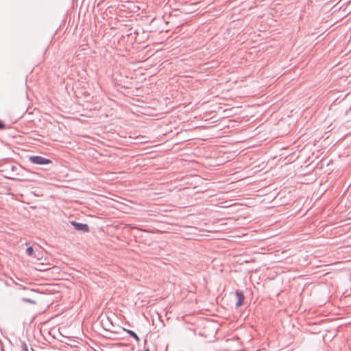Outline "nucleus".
<instances>
[{
  "label": "nucleus",
  "instance_id": "nucleus-5",
  "mask_svg": "<svg viewBox=\"0 0 351 351\" xmlns=\"http://www.w3.org/2000/svg\"><path fill=\"white\" fill-rule=\"evenodd\" d=\"M128 334L130 335V337H133L136 341H140V338L138 337V336L136 334V332H134V331L131 330H127V329H123Z\"/></svg>",
  "mask_w": 351,
  "mask_h": 351
},
{
  "label": "nucleus",
  "instance_id": "nucleus-4",
  "mask_svg": "<svg viewBox=\"0 0 351 351\" xmlns=\"http://www.w3.org/2000/svg\"><path fill=\"white\" fill-rule=\"evenodd\" d=\"M235 295H236L237 298V303H236V306L239 307V306L242 305V304H243V302L244 301L245 297H244V295L242 293V291H239V290L236 291Z\"/></svg>",
  "mask_w": 351,
  "mask_h": 351
},
{
  "label": "nucleus",
  "instance_id": "nucleus-3",
  "mask_svg": "<svg viewBox=\"0 0 351 351\" xmlns=\"http://www.w3.org/2000/svg\"><path fill=\"white\" fill-rule=\"evenodd\" d=\"M71 224L74 227L75 230L83 232H88L89 227L86 223H82L74 221H71Z\"/></svg>",
  "mask_w": 351,
  "mask_h": 351
},
{
  "label": "nucleus",
  "instance_id": "nucleus-1",
  "mask_svg": "<svg viewBox=\"0 0 351 351\" xmlns=\"http://www.w3.org/2000/svg\"><path fill=\"white\" fill-rule=\"evenodd\" d=\"M29 160L35 165H48L51 164L52 161L49 159L40 156H32L29 157Z\"/></svg>",
  "mask_w": 351,
  "mask_h": 351
},
{
  "label": "nucleus",
  "instance_id": "nucleus-6",
  "mask_svg": "<svg viewBox=\"0 0 351 351\" xmlns=\"http://www.w3.org/2000/svg\"><path fill=\"white\" fill-rule=\"evenodd\" d=\"M22 300L25 302H27L32 304H36V302L31 298H22Z\"/></svg>",
  "mask_w": 351,
  "mask_h": 351
},
{
  "label": "nucleus",
  "instance_id": "nucleus-9",
  "mask_svg": "<svg viewBox=\"0 0 351 351\" xmlns=\"http://www.w3.org/2000/svg\"><path fill=\"white\" fill-rule=\"evenodd\" d=\"M24 349L25 351H27V345L26 344H24Z\"/></svg>",
  "mask_w": 351,
  "mask_h": 351
},
{
  "label": "nucleus",
  "instance_id": "nucleus-10",
  "mask_svg": "<svg viewBox=\"0 0 351 351\" xmlns=\"http://www.w3.org/2000/svg\"><path fill=\"white\" fill-rule=\"evenodd\" d=\"M144 351H149V349H146V350H145Z\"/></svg>",
  "mask_w": 351,
  "mask_h": 351
},
{
  "label": "nucleus",
  "instance_id": "nucleus-8",
  "mask_svg": "<svg viewBox=\"0 0 351 351\" xmlns=\"http://www.w3.org/2000/svg\"><path fill=\"white\" fill-rule=\"evenodd\" d=\"M5 126L3 123L0 120V129H5Z\"/></svg>",
  "mask_w": 351,
  "mask_h": 351
},
{
  "label": "nucleus",
  "instance_id": "nucleus-7",
  "mask_svg": "<svg viewBox=\"0 0 351 351\" xmlns=\"http://www.w3.org/2000/svg\"><path fill=\"white\" fill-rule=\"evenodd\" d=\"M26 253L27 255L32 256L34 255V249L32 247H28L26 250Z\"/></svg>",
  "mask_w": 351,
  "mask_h": 351
},
{
  "label": "nucleus",
  "instance_id": "nucleus-2",
  "mask_svg": "<svg viewBox=\"0 0 351 351\" xmlns=\"http://www.w3.org/2000/svg\"><path fill=\"white\" fill-rule=\"evenodd\" d=\"M100 322H101V326H102V328L104 330L109 331V332H113L114 326L112 323V319L109 317H108V316L103 317L101 319Z\"/></svg>",
  "mask_w": 351,
  "mask_h": 351
}]
</instances>
